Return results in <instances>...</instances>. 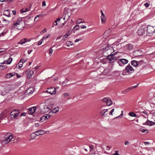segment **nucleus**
Segmentation results:
<instances>
[{"mask_svg":"<svg viewBox=\"0 0 155 155\" xmlns=\"http://www.w3.org/2000/svg\"><path fill=\"white\" fill-rule=\"evenodd\" d=\"M24 21L22 19V18H19L16 21L14 22V23L11 27V29L13 30L15 28L18 30L22 29L25 27Z\"/></svg>","mask_w":155,"mask_h":155,"instance_id":"f257e3e1","label":"nucleus"},{"mask_svg":"<svg viewBox=\"0 0 155 155\" xmlns=\"http://www.w3.org/2000/svg\"><path fill=\"white\" fill-rule=\"evenodd\" d=\"M104 50L103 54L106 57L112 54L113 52L115 51L113 47L109 46L105 48Z\"/></svg>","mask_w":155,"mask_h":155,"instance_id":"f03ea898","label":"nucleus"},{"mask_svg":"<svg viewBox=\"0 0 155 155\" xmlns=\"http://www.w3.org/2000/svg\"><path fill=\"white\" fill-rule=\"evenodd\" d=\"M147 35L148 36L152 35L155 32V26H152L150 25L147 26Z\"/></svg>","mask_w":155,"mask_h":155,"instance_id":"7ed1b4c3","label":"nucleus"},{"mask_svg":"<svg viewBox=\"0 0 155 155\" xmlns=\"http://www.w3.org/2000/svg\"><path fill=\"white\" fill-rule=\"evenodd\" d=\"M20 113V111L18 110H14L11 111L10 113L11 118L12 120L17 118Z\"/></svg>","mask_w":155,"mask_h":155,"instance_id":"20e7f679","label":"nucleus"},{"mask_svg":"<svg viewBox=\"0 0 155 155\" xmlns=\"http://www.w3.org/2000/svg\"><path fill=\"white\" fill-rule=\"evenodd\" d=\"M5 139L2 142L4 144H6L9 143L13 138L12 135L10 133H8L5 136Z\"/></svg>","mask_w":155,"mask_h":155,"instance_id":"39448f33","label":"nucleus"},{"mask_svg":"<svg viewBox=\"0 0 155 155\" xmlns=\"http://www.w3.org/2000/svg\"><path fill=\"white\" fill-rule=\"evenodd\" d=\"M44 130H40L31 134V136L32 139H35L37 136L43 134H44Z\"/></svg>","mask_w":155,"mask_h":155,"instance_id":"423d86ee","label":"nucleus"},{"mask_svg":"<svg viewBox=\"0 0 155 155\" xmlns=\"http://www.w3.org/2000/svg\"><path fill=\"white\" fill-rule=\"evenodd\" d=\"M52 108V107L50 106H47L44 104L41 108V112L42 113H45L48 112Z\"/></svg>","mask_w":155,"mask_h":155,"instance_id":"0eeeda50","label":"nucleus"},{"mask_svg":"<svg viewBox=\"0 0 155 155\" xmlns=\"http://www.w3.org/2000/svg\"><path fill=\"white\" fill-rule=\"evenodd\" d=\"M146 31V27L144 26H143L140 27L138 30L137 33L140 35H143L145 34Z\"/></svg>","mask_w":155,"mask_h":155,"instance_id":"6e6552de","label":"nucleus"},{"mask_svg":"<svg viewBox=\"0 0 155 155\" xmlns=\"http://www.w3.org/2000/svg\"><path fill=\"white\" fill-rule=\"evenodd\" d=\"M125 71H126L127 73L130 74L133 73L134 71V69L130 64H129L125 67V70L123 71V72Z\"/></svg>","mask_w":155,"mask_h":155,"instance_id":"1a4fd4ad","label":"nucleus"},{"mask_svg":"<svg viewBox=\"0 0 155 155\" xmlns=\"http://www.w3.org/2000/svg\"><path fill=\"white\" fill-rule=\"evenodd\" d=\"M8 57L5 58L4 59H3L2 61H3V62H0V64H10L12 60V59L11 58H9L8 59V57L9 56V55H8Z\"/></svg>","mask_w":155,"mask_h":155,"instance_id":"9d476101","label":"nucleus"},{"mask_svg":"<svg viewBox=\"0 0 155 155\" xmlns=\"http://www.w3.org/2000/svg\"><path fill=\"white\" fill-rule=\"evenodd\" d=\"M116 53L117 52H116L110 55H108L107 56V58L109 60L110 62H113L116 60V58L114 56V55L116 54Z\"/></svg>","mask_w":155,"mask_h":155,"instance_id":"9b49d317","label":"nucleus"},{"mask_svg":"<svg viewBox=\"0 0 155 155\" xmlns=\"http://www.w3.org/2000/svg\"><path fill=\"white\" fill-rule=\"evenodd\" d=\"M128 62V60L122 58L120 59L118 61V63L119 66H122L125 64H127Z\"/></svg>","mask_w":155,"mask_h":155,"instance_id":"f8f14e48","label":"nucleus"},{"mask_svg":"<svg viewBox=\"0 0 155 155\" xmlns=\"http://www.w3.org/2000/svg\"><path fill=\"white\" fill-rule=\"evenodd\" d=\"M46 92L52 95L55 94L56 92V89L54 87H51L48 88Z\"/></svg>","mask_w":155,"mask_h":155,"instance_id":"ddd939ff","label":"nucleus"},{"mask_svg":"<svg viewBox=\"0 0 155 155\" xmlns=\"http://www.w3.org/2000/svg\"><path fill=\"white\" fill-rule=\"evenodd\" d=\"M10 91L9 87L8 86H6L2 89L1 94L2 96L5 95L8 93Z\"/></svg>","mask_w":155,"mask_h":155,"instance_id":"4468645a","label":"nucleus"},{"mask_svg":"<svg viewBox=\"0 0 155 155\" xmlns=\"http://www.w3.org/2000/svg\"><path fill=\"white\" fill-rule=\"evenodd\" d=\"M103 101L105 102L107 105L110 106L112 104V102L109 97H105L103 99Z\"/></svg>","mask_w":155,"mask_h":155,"instance_id":"2eb2a0df","label":"nucleus"},{"mask_svg":"<svg viewBox=\"0 0 155 155\" xmlns=\"http://www.w3.org/2000/svg\"><path fill=\"white\" fill-rule=\"evenodd\" d=\"M108 109H103L100 111L99 114L100 115L103 117H105L108 115Z\"/></svg>","mask_w":155,"mask_h":155,"instance_id":"dca6fc26","label":"nucleus"},{"mask_svg":"<svg viewBox=\"0 0 155 155\" xmlns=\"http://www.w3.org/2000/svg\"><path fill=\"white\" fill-rule=\"evenodd\" d=\"M25 73L27 74V78L28 79H30L33 74V71L29 70H27Z\"/></svg>","mask_w":155,"mask_h":155,"instance_id":"f3484780","label":"nucleus"},{"mask_svg":"<svg viewBox=\"0 0 155 155\" xmlns=\"http://www.w3.org/2000/svg\"><path fill=\"white\" fill-rule=\"evenodd\" d=\"M50 117V115L48 114H46L42 116L40 119V120L42 122H44L49 119Z\"/></svg>","mask_w":155,"mask_h":155,"instance_id":"a211bd4d","label":"nucleus"},{"mask_svg":"<svg viewBox=\"0 0 155 155\" xmlns=\"http://www.w3.org/2000/svg\"><path fill=\"white\" fill-rule=\"evenodd\" d=\"M36 110V108L35 107L29 108L28 109L29 113L30 114H32L35 112Z\"/></svg>","mask_w":155,"mask_h":155,"instance_id":"6ab92c4d","label":"nucleus"},{"mask_svg":"<svg viewBox=\"0 0 155 155\" xmlns=\"http://www.w3.org/2000/svg\"><path fill=\"white\" fill-rule=\"evenodd\" d=\"M30 41V39L29 40L27 38H24L21 39L20 41L18 42V44H20L22 45L25 43L26 42Z\"/></svg>","mask_w":155,"mask_h":155,"instance_id":"aec40b11","label":"nucleus"},{"mask_svg":"<svg viewBox=\"0 0 155 155\" xmlns=\"http://www.w3.org/2000/svg\"><path fill=\"white\" fill-rule=\"evenodd\" d=\"M8 55V54H4L1 55L0 56V62H2L3 61L2 60L3 59H4L5 58H6L7 57Z\"/></svg>","mask_w":155,"mask_h":155,"instance_id":"412c9836","label":"nucleus"},{"mask_svg":"<svg viewBox=\"0 0 155 155\" xmlns=\"http://www.w3.org/2000/svg\"><path fill=\"white\" fill-rule=\"evenodd\" d=\"M59 108L58 107H55L50 111L49 113L50 114L52 113H56L59 111Z\"/></svg>","mask_w":155,"mask_h":155,"instance_id":"4be33fe9","label":"nucleus"},{"mask_svg":"<svg viewBox=\"0 0 155 155\" xmlns=\"http://www.w3.org/2000/svg\"><path fill=\"white\" fill-rule=\"evenodd\" d=\"M3 15L8 17H10V13L9 10H5L4 12Z\"/></svg>","mask_w":155,"mask_h":155,"instance_id":"5701e85b","label":"nucleus"},{"mask_svg":"<svg viewBox=\"0 0 155 155\" xmlns=\"http://www.w3.org/2000/svg\"><path fill=\"white\" fill-rule=\"evenodd\" d=\"M15 73L14 72L11 73L6 74V78H10L11 77L14 76Z\"/></svg>","mask_w":155,"mask_h":155,"instance_id":"b1692460","label":"nucleus"},{"mask_svg":"<svg viewBox=\"0 0 155 155\" xmlns=\"http://www.w3.org/2000/svg\"><path fill=\"white\" fill-rule=\"evenodd\" d=\"M145 123L147 125H149L150 126L153 125L155 124V123L154 122L151 121H150L149 120H147L146 122Z\"/></svg>","mask_w":155,"mask_h":155,"instance_id":"393cba45","label":"nucleus"},{"mask_svg":"<svg viewBox=\"0 0 155 155\" xmlns=\"http://www.w3.org/2000/svg\"><path fill=\"white\" fill-rule=\"evenodd\" d=\"M138 61L135 60H133L131 61V64L136 67L138 66Z\"/></svg>","mask_w":155,"mask_h":155,"instance_id":"a878e982","label":"nucleus"},{"mask_svg":"<svg viewBox=\"0 0 155 155\" xmlns=\"http://www.w3.org/2000/svg\"><path fill=\"white\" fill-rule=\"evenodd\" d=\"M76 22L77 24L84 23H85V21L84 20H83L82 19L79 18L77 19V20L76 21Z\"/></svg>","mask_w":155,"mask_h":155,"instance_id":"bb28decb","label":"nucleus"},{"mask_svg":"<svg viewBox=\"0 0 155 155\" xmlns=\"http://www.w3.org/2000/svg\"><path fill=\"white\" fill-rule=\"evenodd\" d=\"M101 22L102 23H104L105 22L106 18L105 16V15H101Z\"/></svg>","mask_w":155,"mask_h":155,"instance_id":"cd10ccee","label":"nucleus"},{"mask_svg":"<svg viewBox=\"0 0 155 155\" xmlns=\"http://www.w3.org/2000/svg\"><path fill=\"white\" fill-rule=\"evenodd\" d=\"M62 18L61 17V18H57L56 20L54 22L53 24V25L52 26V27H54V25H57V22L58 21H59L60 20L62 19Z\"/></svg>","mask_w":155,"mask_h":155,"instance_id":"c85d7f7f","label":"nucleus"},{"mask_svg":"<svg viewBox=\"0 0 155 155\" xmlns=\"http://www.w3.org/2000/svg\"><path fill=\"white\" fill-rule=\"evenodd\" d=\"M110 70L108 68H106L104 70L103 73L104 75L108 74L110 72Z\"/></svg>","mask_w":155,"mask_h":155,"instance_id":"c756f323","label":"nucleus"},{"mask_svg":"<svg viewBox=\"0 0 155 155\" xmlns=\"http://www.w3.org/2000/svg\"><path fill=\"white\" fill-rule=\"evenodd\" d=\"M126 48L129 50H131L133 47V45L131 44H128L126 46Z\"/></svg>","mask_w":155,"mask_h":155,"instance_id":"7c9ffc66","label":"nucleus"},{"mask_svg":"<svg viewBox=\"0 0 155 155\" xmlns=\"http://www.w3.org/2000/svg\"><path fill=\"white\" fill-rule=\"evenodd\" d=\"M128 115L131 117H137V115L136 114L133 112H131L129 113Z\"/></svg>","mask_w":155,"mask_h":155,"instance_id":"2f4dec72","label":"nucleus"},{"mask_svg":"<svg viewBox=\"0 0 155 155\" xmlns=\"http://www.w3.org/2000/svg\"><path fill=\"white\" fill-rule=\"evenodd\" d=\"M131 88L129 87L127 89L123 90L122 91V94H125L128 92L129 91L131 90Z\"/></svg>","mask_w":155,"mask_h":155,"instance_id":"473e14b6","label":"nucleus"},{"mask_svg":"<svg viewBox=\"0 0 155 155\" xmlns=\"http://www.w3.org/2000/svg\"><path fill=\"white\" fill-rule=\"evenodd\" d=\"M29 9H28L27 8H26L25 9L23 8L21 10V13H24L29 11Z\"/></svg>","mask_w":155,"mask_h":155,"instance_id":"72a5a7b5","label":"nucleus"},{"mask_svg":"<svg viewBox=\"0 0 155 155\" xmlns=\"http://www.w3.org/2000/svg\"><path fill=\"white\" fill-rule=\"evenodd\" d=\"M66 45L69 47L70 45H73L72 42L71 41H67L66 44Z\"/></svg>","mask_w":155,"mask_h":155,"instance_id":"f704fd0d","label":"nucleus"},{"mask_svg":"<svg viewBox=\"0 0 155 155\" xmlns=\"http://www.w3.org/2000/svg\"><path fill=\"white\" fill-rule=\"evenodd\" d=\"M138 65H140L142 64H145L146 63L145 62H144L143 60H140L138 61Z\"/></svg>","mask_w":155,"mask_h":155,"instance_id":"c9c22d12","label":"nucleus"},{"mask_svg":"<svg viewBox=\"0 0 155 155\" xmlns=\"http://www.w3.org/2000/svg\"><path fill=\"white\" fill-rule=\"evenodd\" d=\"M62 95L63 96L64 98H68L69 96V94L68 93H64L62 94Z\"/></svg>","mask_w":155,"mask_h":155,"instance_id":"e433bc0d","label":"nucleus"},{"mask_svg":"<svg viewBox=\"0 0 155 155\" xmlns=\"http://www.w3.org/2000/svg\"><path fill=\"white\" fill-rule=\"evenodd\" d=\"M54 47V46H52L51 48L49 49V54L51 56V55L52 53L53 52V50L52 49V48Z\"/></svg>","mask_w":155,"mask_h":155,"instance_id":"4c0bfd02","label":"nucleus"},{"mask_svg":"<svg viewBox=\"0 0 155 155\" xmlns=\"http://www.w3.org/2000/svg\"><path fill=\"white\" fill-rule=\"evenodd\" d=\"M50 36V34H47L45 35L42 38V39L44 40L45 39L48 38Z\"/></svg>","mask_w":155,"mask_h":155,"instance_id":"58836bf2","label":"nucleus"},{"mask_svg":"<svg viewBox=\"0 0 155 155\" xmlns=\"http://www.w3.org/2000/svg\"><path fill=\"white\" fill-rule=\"evenodd\" d=\"M23 64V63L20 60L18 64L16 66L17 67L18 65V66L19 67V68H21Z\"/></svg>","mask_w":155,"mask_h":155,"instance_id":"ea45409f","label":"nucleus"},{"mask_svg":"<svg viewBox=\"0 0 155 155\" xmlns=\"http://www.w3.org/2000/svg\"><path fill=\"white\" fill-rule=\"evenodd\" d=\"M139 130L140 131H142L143 133H144L146 132H147V133H148V130L143 129L142 128H141L139 129Z\"/></svg>","mask_w":155,"mask_h":155,"instance_id":"a19ab883","label":"nucleus"},{"mask_svg":"<svg viewBox=\"0 0 155 155\" xmlns=\"http://www.w3.org/2000/svg\"><path fill=\"white\" fill-rule=\"evenodd\" d=\"M79 25H77L74 27L73 29L77 30H78L79 29Z\"/></svg>","mask_w":155,"mask_h":155,"instance_id":"79ce46f5","label":"nucleus"},{"mask_svg":"<svg viewBox=\"0 0 155 155\" xmlns=\"http://www.w3.org/2000/svg\"><path fill=\"white\" fill-rule=\"evenodd\" d=\"M20 60L23 64L27 61V59L26 58H22Z\"/></svg>","mask_w":155,"mask_h":155,"instance_id":"37998d69","label":"nucleus"},{"mask_svg":"<svg viewBox=\"0 0 155 155\" xmlns=\"http://www.w3.org/2000/svg\"><path fill=\"white\" fill-rule=\"evenodd\" d=\"M28 90L31 91V92H29V93H30V94L33 93L34 91V89L32 87L29 88Z\"/></svg>","mask_w":155,"mask_h":155,"instance_id":"c03bdc74","label":"nucleus"},{"mask_svg":"<svg viewBox=\"0 0 155 155\" xmlns=\"http://www.w3.org/2000/svg\"><path fill=\"white\" fill-rule=\"evenodd\" d=\"M6 67L5 65H0V69L3 70L5 69Z\"/></svg>","mask_w":155,"mask_h":155,"instance_id":"a18cd8bd","label":"nucleus"},{"mask_svg":"<svg viewBox=\"0 0 155 155\" xmlns=\"http://www.w3.org/2000/svg\"><path fill=\"white\" fill-rule=\"evenodd\" d=\"M119 151L118 150H115V153H113L111 155H119V154L118 153Z\"/></svg>","mask_w":155,"mask_h":155,"instance_id":"49530a36","label":"nucleus"},{"mask_svg":"<svg viewBox=\"0 0 155 155\" xmlns=\"http://www.w3.org/2000/svg\"><path fill=\"white\" fill-rule=\"evenodd\" d=\"M90 148V151L91 152H92L93 151V149L94 148V146L92 145H91L89 147Z\"/></svg>","mask_w":155,"mask_h":155,"instance_id":"de8ad7c7","label":"nucleus"},{"mask_svg":"<svg viewBox=\"0 0 155 155\" xmlns=\"http://www.w3.org/2000/svg\"><path fill=\"white\" fill-rule=\"evenodd\" d=\"M43 39H42V38L41 40H40L39 41H38V45H41L42 43V42L43 41Z\"/></svg>","mask_w":155,"mask_h":155,"instance_id":"09e8293b","label":"nucleus"},{"mask_svg":"<svg viewBox=\"0 0 155 155\" xmlns=\"http://www.w3.org/2000/svg\"><path fill=\"white\" fill-rule=\"evenodd\" d=\"M114 109L113 108L111 110L110 112L109 113L110 115H113V113L114 112Z\"/></svg>","mask_w":155,"mask_h":155,"instance_id":"8fccbe9b","label":"nucleus"},{"mask_svg":"<svg viewBox=\"0 0 155 155\" xmlns=\"http://www.w3.org/2000/svg\"><path fill=\"white\" fill-rule=\"evenodd\" d=\"M124 144L125 145H128L129 144V142L128 141H125L124 142Z\"/></svg>","mask_w":155,"mask_h":155,"instance_id":"3c124183","label":"nucleus"},{"mask_svg":"<svg viewBox=\"0 0 155 155\" xmlns=\"http://www.w3.org/2000/svg\"><path fill=\"white\" fill-rule=\"evenodd\" d=\"M123 110H122L121 114H120V115H119V116L115 117L114 119H115V118H117L118 117H120L121 116H122L123 115Z\"/></svg>","mask_w":155,"mask_h":155,"instance_id":"603ef678","label":"nucleus"},{"mask_svg":"<svg viewBox=\"0 0 155 155\" xmlns=\"http://www.w3.org/2000/svg\"><path fill=\"white\" fill-rule=\"evenodd\" d=\"M81 28L82 29H84V28H87V27L86 26H85L84 25H82L81 26Z\"/></svg>","mask_w":155,"mask_h":155,"instance_id":"864d4df0","label":"nucleus"},{"mask_svg":"<svg viewBox=\"0 0 155 155\" xmlns=\"http://www.w3.org/2000/svg\"><path fill=\"white\" fill-rule=\"evenodd\" d=\"M46 5V2L45 1H44L42 2V6H45Z\"/></svg>","mask_w":155,"mask_h":155,"instance_id":"5fc2aeb1","label":"nucleus"},{"mask_svg":"<svg viewBox=\"0 0 155 155\" xmlns=\"http://www.w3.org/2000/svg\"><path fill=\"white\" fill-rule=\"evenodd\" d=\"M139 83L137 85L130 87V88H131V89L133 88H136L139 85Z\"/></svg>","mask_w":155,"mask_h":155,"instance_id":"6e6d98bb","label":"nucleus"},{"mask_svg":"<svg viewBox=\"0 0 155 155\" xmlns=\"http://www.w3.org/2000/svg\"><path fill=\"white\" fill-rule=\"evenodd\" d=\"M144 6L147 8L148 7L149 4L148 3H146L144 4Z\"/></svg>","mask_w":155,"mask_h":155,"instance_id":"4d7b16f0","label":"nucleus"},{"mask_svg":"<svg viewBox=\"0 0 155 155\" xmlns=\"http://www.w3.org/2000/svg\"><path fill=\"white\" fill-rule=\"evenodd\" d=\"M26 115V113L25 112H24V113H22L21 115H20V116H25Z\"/></svg>","mask_w":155,"mask_h":155,"instance_id":"13d9d810","label":"nucleus"},{"mask_svg":"<svg viewBox=\"0 0 155 155\" xmlns=\"http://www.w3.org/2000/svg\"><path fill=\"white\" fill-rule=\"evenodd\" d=\"M40 16H41V15H37L35 18V20L37 18L39 17Z\"/></svg>","mask_w":155,"mask_h":155,"instance_id":"bf43d9fd","label":"nucleus"},{"mask_svg":"<svg viewBox=\"0 0 155 155\" xmlns=\"http://www.w3.org/2000/svg\"><path fill=\"white\" fill-rule=\"evenodd\" d=\"M69 35V34L66 33V34L64 36V37L66 38Z\"/></svg>","mask_w":155,"mask_h":155,"instance_id":"052dcab7","label":"nucleus"},{"mask_svg":"<svg viewBox=\"0 0 155 155\" xmlns=\"http://www.w3.org/2000/svg\"><path fill=\"white\" fill-rule=\"evenodd\" d=\"M5 33H6L5 32H2V33L0 34V36L4 35L5 34Z\"/></svg>","mask_w":155,"mask_h":155,"instance_id":"680f3d73","label":"nucleus"},{"mask_svg":"<svg viewBox=\"0 0 155 155\" xmlns=\"http://www.w3.org/2000/svg\"><path fill=\"white\" fill-rule=\"evenodd\" d=\"M32 50H28V53L29 54H30V53L32 51Z\"/></svg>","mask_w":155,"mask_h":155,"instance_id":"e2e57ef3","label":"nucleus"},{"mask_svg":"<svg viewBox=\"0 0 155 155\" xmlns=\"http://www.w3.org/2000/svg\"><path fill=\"white\" fill-rule=\"evenodd\" d=\"M12 13L14 15H15L16 14V12L15 11L13 10L12 11Z\"/></svg>","mask_w":155,"mask_h":155,"instance_id":"0e129e2a","label":"nucleus"},{"mask_svg":"<svg viewBox=\"0 0 155 155\" xmlns=\"http://www.w3.org/2000/svg\"><path fill=\"white\" fill-rule=\"evenodd\" d=\"M142 113L145 114L146 115H147L148 114V113L146 111H144L142 112Z\"/></svg>","mask_w":155,"mask_h":155,"instance_id":"69168bd1","label":"nucleus"},{"mask_svg":"<svg viewBox=\"0 0 155 155\" xmlns=\"http://www.w3.org/2000/svg\"><path fill=\"white\" fill-rule=\"evenodd\" d=\"M39 124L38 123H36L35 124V126L36 127H38L39 126Z\"/></svg>","mask_w":155,"mask_h":155,"instance_id":"338daca9","label":"nucleus"},{"mask_svg":"<svg viewBox=\"0 0 155 155\" xmlns=\"http://www.w3.org/2000/svg\"><path fill=\"white\" fill-rule=\"evenodd\" d=\"M144 144L145 145H147V144H149L150 143H149V142H144Z\"/></svg>","mask_w":155,"mask_h":155,"instance_id":"774afa93","label":"nucleus"}]
</instances>
